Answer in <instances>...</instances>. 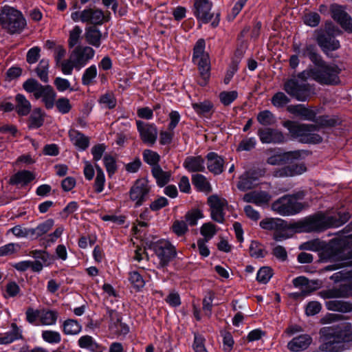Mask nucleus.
Segmentation results:
<instances>
[{
    "label": "nucleus",
    "mask_w": 352,
    "mask_h": 352,
    "mask_svg": "<svg viewBox=\"0 0 352 352\" xmlns=\"http://www.w3.org/2000/svg\"><path fill=\"white\" fill-rule=\"evenodd\" d=\"M208 204L210 208V216L213 221L219 223L224 222V210L228 206L226 199L217 195H213L208 198Z\"/></svg>",
    "instance_id": "obj_10"
},
{
    "label": "nucleus",
    "mask_w": 352,
    "mask_h": 352,
    "mask_svg": "<svg viewBox=\"0 0 352 352\" xmlns=\"http://www.w3.org/2000/svg\"><path fill=\"white\" fill-rule=\"evenodd\" d=\"M143 159L146 164L155 167V166H159L160 156L155 151L146 149L143 152Z\"/></svg>",
    "instance_id": "obj_46"
},
{
    "label": "nucleus",
    "mask_w": 352,
    "mask_h": 352,
    "mask_svg": "<svg viewBox=\"0 0 352 352\" xmlns=\"http://www.w3.org/2000/svg\"><path fill=\"white\" fill-rule=\"evenodd\" d=\"M349 219L348 213L339 214L338 219L334 217H326L320 214L305 219L302 221V226L305 232L321 231L329 227H339Z\"/></svg>",
    "instance_id": "obj_2"
},
{
    "label": "nucleus",
    "mask_w": 352,
    "mask_h": 352,
    "mask_svg": "<svg viewBox=\"0 0 352 352\" xmlns=\"http://www.w3.org/2000/svg\"><path fill=\"white\" fill-rule=\"evenodd\" d=\"M183 166L189 172H204L205 170L204 160L201 156L187 157Z\"/></svg>",
    "instance_id": "obj_29"
},
{
    "label": "nucleus",
    "mask_w": 352,
    "mask_h": 352,
    "mask_svg": "<svg viewBox=\"0 0 352 352\" xmlns=\"http://www.w3.org/2000/svg\"><path fill=\"white\" fill-rule=\"evenodd\" d=\"M44 119L40 109H36L30 118V124L32 127L38 128L43 123Z\"/></svg>",
    "instance_id": "obj_62"
},
{
    "label": "nucleus",
    "mask_w": 352,
    "mask_h": 352,
    "mask_svg": "<svg viewBox=\"0 0 352 352\" xmlns=\"http://www.w3.org/2000/svg\"><path fill=\"white\" fill-rule=\"evenodd\" d=\"M284 225V220L281 219L267 218L260 222V226L265 230H274Z\"/></svg>",
    "instance_id": "obj_41"
},
{
    "label": "nucleus",
    "mask_w": 352,
    "mask_h": 352,
    "mask_svg": "<svg viewBox=\"0 0 352 352\" xmlns=\"http://www.w3.org/2000/svg\"><path fill=\"white\" fill-rule=\"evenodd\" d=\"M341 72L342 69L338 65L322 60L316 67H309L300 72L298 78L304 81L312 79L321 85H336L340 83Z\"/></svg>",
    "instance_id": "obj_1"
},
{
    "label": "nucleus",
    "mask_w": 352,
    "mask_h": 352,
    "mask_svg": "<svg viewBox=\"0 0 352 352\" xmlns=\"http://www.w3.org/2000/svg\"><path fill=\"white\" fill-rule=\"evenodd\" d=\"M41 336L43 340L50 344H58L61 341L60 333L56 331H43Z\"/></svg>",
    "instance_id": "obj_52"
},
{
    "label": "nucleus",
    "mask_w": 352,
    "mask_h": 352,
    "mask_svg": "<svg viewBox=\"0 0 352 352\" xmlns=\"http://www.w3.org/2000/svg\"><path fill=\"white\" fill-rule=\"evenodd\" d=\"M97 68L94 65L87 68L82 76V83L84 85H89L92 83L94 79L97 76Z\"/></svg>",
    "instance_id": "obj_47"
},
{
    "label": "nucleus",
    "mask_w": 352,
    "mask_h": 352,
    "mask_svg": "<svg viewBox=\"0 0 352 352\" xmlns=\"http://www.w3.org/2000/svg\"><path fill=\"white\" fill-rule=\"evenodd\" d=\"M263 173L261 170H248L244 173L239 178L237 187L242 191L248 190L258 184L259 178Z\"/></svg>",
    "instance_id": "obj_16"
},
{
    "label": "nucleus",
    "mask_w": 352,
    "mask_h": 352,
    "mask_svg": "<svg viewBox=\"0 0 352 352\" xmlns=\"http://www.w3.org/2000/svg\"><path fill=\"white\" fill-rule=\"evenodd\" d=\"M61 71L65 75H70L72 73L73 69H77V66L74 62L72 60V57L69 56L67 60H63L60 63Z\"/></svg>",
    "instance_id": "obj_63"
},
{
    "label": "nucleus",
    "mask_w": 352,
    "mask_h": 352,
    "mask_svg": "<svg viewBox=\"0 0 352 352\" xmlns=\"http://www.w3.org/2000/svg\"><path fill=\"white\" fill-rule=\"evenodd\" d=\"M85 23L94 25H100L104 21V15L102 10L98 9H85L83 10Z\"/></svg>",
    "instance_id": "obj_28"
},
{
    "label": "nucleus",
    "mask_w": 352,
    "mask_h": 352,
    "mask_svg": "<svg viewBox=\"0 0 352 352\" xmlns=\"http://www.w3.org/2000/svg\"><path fill=\"white\" fill-rule=\"evenodd\" d=\"M258 135L263 144H279L283 142L285 140L280 131L270 128L258 129Z\"/></svg>",
    "instance_id": "obj_18"
},
{
    "label": "nucleus",
    "mask_w": 352,
    "mask_h": 352,
    "mask_svg": "<svg viewBox=\"0 0 352 352\" xmlns=\"http://www.w3.org/2000/svg\"><path fill=\"white\" fill-rule=\"evenodd\" d=\"M0 24L10 34L21 33L27 25L22 13L10 6H4L1 10Z\"/></svg>",
    "instance_id": "obj_4"
},
{
    "label": "nucleus",
    "mask_w": 352,
    "mask_h": 352,
    "mask_svg": "<svg viewBox=\"0 0 352 352\" xmlns=\"http://www.w3.org/2000/svg\"><path fill=\"white\" fill-rule=\"evenodd\" d=\"M327 309L329 310L341 312H347L352 309V306L351 305L340 300L329 301L327 302Z\"/></svg>",
    "instance_id": "obj_48"
},
{
    "label": "nucleus",
    "mask_w": 352,
    "mask_h": 352,
    "mask_svg": "<svg viewBox=\"0 0 352 352\" xmlns=\"http://www.w3.org/2000/svg\"><path fill=\"white\" fill-rule=\"evenodd\" d=\"M320 296L324 299L351 296L350 285L345 284L340 285L338 288L323 290L320 292Z\"/></svg>",
    "instance_id": "obj_24"
},
{
    "label": "nucleus",
    "mask_w": 352,
    "mask_h": 352,
    "mask_svg": "<svg viewBox=\"0 0 352 352\" xmlns=\"http://www.w3.org/2000/svg\"><path fill=\"white\" fill-rule=\"evenodd\" d=\"M192 108L199 114H206L210 111L212 104L209 101L192 104Z\"/></svg>",
    "instance_id": "obj_61"
},
{
    "label": "nucleus",
    "mask_w": 352,
    "mask_h": 352,
    "mask_svg": "<svg viewBox=\"0 0 352 352\" xmlns=\"http://www.w3.org/2000/svg\"><path fill=\"white\" fill-rule=\"evenodd\" d=\"M136 125L142 141L144 144L153 145L157 138V126L154 124L144 122L141 120H137Z\"/></svg>",
    "instance_id": "obj_13"
},
{
    "label": "nucleus",
    "mask_w": 352,
    "mask_h": 352,
    "mask_svg": "<svg viewBox=\"0 0 352 352\" xmlns=\"http://www.w3.org/2000/svg\"><path fill=\"white\" fill-rule=\"evenodd\" d=\"M58 314L55 310H41L40 323L44 326H52L56 323Z\"/></svg>",
    "instance_id": "obj_35"
},
{
    "label": "nucleus",
    "mask_w": 352,
    "mask_h": 352,
    "mask_svg": "<svg viewBox=\"0 0 352 352\" xmlns=\"http://www.w3.org/2000/svg\"><path fill=\"white\" fill-rule=\"evenodd\" d=\"M303 208L304 205L294 195H285L272 204V209L282 216L294 215Z\"/></svg>",
    "instance_id": "obj_6"
},
{
    "label": "nucleus",
    "mask_w": 352,
    "mask_h": 352,
    "mask_svg": "<svg viewBox=\"0 0 352 352\" xmlns=\"http://www.w3.org/2000/svg\"><path fill=\"white\" fill-rule=\"evenodd\" d=\"M54 224V220L49 219L38 224L34 228H30L29 232H30V236H34L36 238L40 237L47 233L52 228Z\"/></svg>",
    "instance_id": "obj_32"
},
{
    "label": "nucleus",
    "mask_w": 352,
    "mask_h": 352,
    "mask_svg": "<svg viewBox=\"0 0 352 352\" xmlns=\"http://www.w3.org/2000/svg\"><path fill=\"white\" fill-rule=\"evenodd\" d=\"M54 105H56L58 112L62 114L68 113L72 108L69 100L65 97L59 98L57 100H55Z\"/></svg>",
    "instance_id": "obj_53"
},
{
    "label": "nucleus",
    "mask_w": 352,
    "mask_h": 352,
    "mask_svg": "<svg viewBox=\"0 0 352 352\" xmlns=\"http://www.w3.org/2000/svg\"><path fill=\"white\" fill-rule=\"evenodd\" d=\"M36 72L38 77L43 82H48V73H49V60L47 59H42L40 60L36 69Z\"/></svg>",
    "instance_id": "obj_43"
},
{
    "label": "nucleus",
    "mask_w": 352,
    "mask_h": 352,
    "mask_svg": "<svg viewBox=\"0 0 352 352\" xmlns=\"http://www.w3.org/2000/svg\"><path fill=\"white\" fill-rule=\"evenodd\" d=\"M150 248L155 252L159 259V267H164L168 265L170 261L176 256L177 252L175 246L168 241L161 239L150 245Z\"/></svg>",
    "instance_id": "obj_7"
},
{
    "label": "nucleus",
    "mask_w": 352,
    "mask_h": 352,
    "mask_svg": "<svg viewBox=\"0 0 352 352\" xmlns=\"http://www.w3.org/2000/svg\"><path fill=\"white\" fill-rule=\"evenodd\" d=\"M129 280L133 286L138 290L143 288L145 285L144 280L138 272L134 271L130 272Z\"/></svg>",
    "instance_id": "obj_58"
},
{
    "label": "nucleus",
    "mask_w": 352,
    "mask_h": 352,
    "mask_svg": "<svg viewBox=\"0 0 352 352\" xmlns=\"http://www.w3.org/2000/svg\"><path fill=\"white\" fill-rule=\"evenodd\" d=\"M34 179L31 172L28 170L20 171L11 178V183L14 184H27Z\"/></svg>",
    "instance_id": "obj_42"
},
{
    "label": "nucleus",
    "mask_w": 352,
    "mask_h": 352,
    "mask_svg": "<svg viewBox=\"0 0 352 352\" xmlns=\"http://www.w3.org/2000/svg\"><path fill=\"white\" fill-rule=\"evenodd\" d=\"M250 254L255 258H263L265 255L264 250L256 241H252L250 245Z\"/></svg>",
    "instance_id": "obj_64"
},
{
    "label": "nucleus",
    "mask_w": 352,
    "mask_h": 352,
    "mask_svg": "<svg viewBox=\"0 0 352 352\" xmlns=\"http://www.w3.org/2000/svg\"><path fill=\"white\" fill-rule=\"evenodd\" d=\"M238 97L236 91H222L219 94V99L221 102L225 105H230Z\"/></svg>",
    "instance_id": "obj_57"
},
{
    "label": "nucleus",
    "mask_w": 352,
    "mask_h": 352,
    "mask_svg": "<svg viewBox=\"0 0 352 352\" xmlns=\"http://www.w3.org/2000/svg\"><path fill=\"white\" fill-rule=\"evenodd\" d=\"M300 157V153L298 151L289 152L283 155L278 154L270 157L267 159V163L271 165L282 164L286 160L290 158L297 159Z\"/></svg>",
    "instance_id": "obj_37"
},
{
    "label": "nucleus",
    "mask_w": 352,
    "mask_h": 352,
    "mask_svg": "<svg viewBox=\"0 0 352 352\" xmlns=\"http://www.w3.org/2000/svg\"><path fill=\"white\" fill-rule=\"evenodd\" d=\"M294 50L300 56L308 57L315 66L322 63L323 60L321 56L318 53L316 45L314 44L305 45L302 51L300 50L299 46L295 47Z\"/></svg>",
    "instance_id": "obj_22"
},
{
    "label": "nucleus",
    "mask_w": 352,
    "mask_h": 352,
    "mask_svg": "<svg viewBox=\"0 0 352 352\" xmlns=\"http://www.w3.org/2000/svg\"><path fill=\"white\" fill-rule=\"evenodd\" d=\"M331 17L336 21L347 32H352V19L345 12L344 8L338 4H332L330 7Z\"/></svg>",
    "instance_id": "obj_14"
},
{
    "label": "nucleus",
    "mask_w": 352,
    "mask_h": 352,
    "mask_svg": "<svg viewBox=\"0 0 352 352\" xmlns=\"http://www.w3.org/2000/svg\"><path fill=\"white\" fill-rule=\"evenodd\" d=\"M16 109L19 115L26 116L30 112L31 104L23 95L17 94L16 96Z\"/></svg>",
    "instance_id": "obj_38"
},
{
    "label": "nucleus",
    "mask_w": 352,
    "mask_h": 352,
    "mask_svg": "<svg viewBox=\"0 0 352 352\" xmlns=\"http://www.w3.org/2000/svg\"><path fill=\"white\" fill-rule=\"evenodd\" d=\"M204 218V214L199 209H193L188 211L185 215V221L190 226H195L197 221Z\"/></svg>",
    "instance_id": "obj_51"
},
{
    "label": "nucleus",
    "mask_w": 352,
    "mask_h": 352,
    "mask_svg": "<svg viewBox=\"0 0 352 352\" xmlns=\"http://www.w3.org/2000/svg\"><path fill=\"white\" fill-rule=\"evenodd\" d=\"M69 137L72 144L80 151H85L89 146V138L78 130L70 129Z\"/></svg>",
    "instance_id": "obj_21"
},
{
    "label": "nucleus",
    "mask_w": 352,
    "mask_h": 352,
    "mask_svg": "<svg viewBox=\"0 0 352 352\" xmlns=\"http://www.w3.org/2000/svg\"><path fill=\"white\" fill-rule=\"evenodd\" d=\"M81 329L82 326L80 324L73 319L66 320L63 324V330L66 335L78 334Z\"/></svg>",
    "instance_id": "obj_39"
},
{
    "label": "nucleus",
    "mask_w": 352,
    "mask_h": 352,
    "mask_svg": "<svg viewBox=\"0 0 352 352\" xmlns=\"http://www.w3.org/2000/svg\"><path fill=\"white\" fill-rule=\"evenodd\" d=\"M96 177L94 182V188L96 192L100 193L104 190L105 177L102 168L97 164L96 165Z\"/></svg>",
    "instance_id": "obj_49"
},
{
    "label": "nucleus",
    "mask_w": 352,
    "mask_h": 352,
    "mask_svg": "<svg viewBox=\"0 0 352 352\" xmlns=\"http://www.w3.org/2000/svg\"><path fill=\"white\" fill-rule=\"evenodd\" d=\"M206 43L204 39L199 38L193 49V62L197 65L201 76L206 79L210 69L209 56L205 52Z\"/></svg>",
    "instance_id": "obj_8"
},
{
    "label": "nucleus",
    "mask_w": 352,
    "mask_h": 352,
    "mask_svg": "<svg viewBox=\"0 0 352 352\" xmlns=\"http://www.w3.org/2000/svg\"><path fill=\"white\" fill-rule=\"evenodd\" d=\"M257 120L262 125L269 126L276 122V118L271 111L264 110L258 114Z\"/></svg>",
    "instance_id": "obj_45"
},
{
    "label": "nucleus",
    "mask_w": 352,
    "mask_h": 352,
    "mask_svg": "<svg viewBox=\"0 0 352 352\" xmlns=\"http://www.w3.org/2000/svg\"><path fill=\"white\" fill-rule=\"evenodd\" d=\"M107 37V33H102L98 28L90 26L85 29L86 42L95 47H100L102 42Z\"/></svg>",
    "instance_id": "obj_20"
},
{
    "label": "nucleus",
    "mask_w": 352,
    "mask_h": 352,
    "mask_svg": "<svg viewBox=\"0 0 352 352\" xmlns=\"http://www.w3.org/2000/svg\"><path fill=\"white\" fill-rule=\"evenodd\" d=\"M287 110L289 113L309 121H314L316 115L314 110L305 107L303 104L289 105L287 107Z\"/></svg>",
    "instance_id": "obj_27"
},
{
    "label": "nucleus",
    "mask_w": 352,
    "mask_h": 352,
    "mask_svg": "<svg viewBox=\"0 0 352 352\" xmlns=\"http://www.w3.org/2000/svg\"><path fill=\"white\" fill-rule=\"evenodd\" d=\"M256 144V140L255 138H245L241 141V142L238 145L236 150L238 151H250L251 149L255 147Z\"/></svg>",
    "instance_id": "obj_60"
},
{
    "label": "nucleus",
    "mask_w": 352,
    "mask_h": 352,
    "mask_svg": "<svg viewBox=\"0 0 352 352\" xmlns=\"http://www.w3.org/2000/svg\"><path fill=\"white\" fill-rule=\"evenodd\" d=\"M22 337L21 332L15 323L11 324V330L0 337V344H8Z\"/></svg>",
    "instance_id": "obj_34"
},
{
    "label": "nucleus",
    "mask_w": 352,
    "mask_h": 352,
    "mask_svg": "<svg viewBox=\"0 0 352 352\" xmlns=\"http://www.w3.org/2000/svg\"><path fill=\"white\" fill-rule=\"evenodd\" d=\"M316 41L322 51L327 56L331 52L337 50L340 47L339 41L334 36L322 32H318Z\"/></svg>",
    "instance_id": "obj_17"
},
{
    "label": "nucleus",
    "mask_w": 352,
    "mask_h": 352,
    "mask_svg": "<svg viewBox=\"0 0 352 352\" xmlns=\"http://www.w3.org/2000/svg\"><path fill=\"white\" fill-rule=\"evenodd\" d=\"M272 104L277 107H283L290 102V99L283 93L277 92L271 99Z\"/></svg>",
    "instance_id": "obj_54"
},
{
    "label": "nucleus",
    "mask_w": 352,
    "mask_h": 352,
    "mask_svg": "<svg viewBox=\"0 0 352 352\" xmlns=\"http://www.w3.org/2000/svg\"><path fill=\"white\" fill-rule=\"evenodd\" d=\"M151 186L146 178L137 179L129 190V199L135 207L141 206L146 200Z\"/></svg>",
    "instance_id": "obj_9"
},
{
    "label": "nucleus",
    "mask_w": 352,
    "mask_h": 352,
    "mask_svg": "<svg viewBox=\"0 0 352 352\" xmlns=\"http://www.w3.org/2000/svg\"><path fill=\"white\" fill-rule=\"evenodd\" d=\"M21 249L19 243H10L0 247V256H6L18 252Z\"/></svg>",
    "instance_id": "obj_56"
},
{
    "label": "nucleus",
    "mask_w": 352,
    "mask_h": 352,
    "mask_svg": "<svg viewBox=\"0 0 352 352\" xmlns=\"http://www.w3.org/2000/svg\"><path fill=\"white\" fill-rule=\"evenodd\" d=\"M78 346L91 352H102L103 348L98 344L93 337L86 335L81 336L78 340Z\"/></svg>",
    "instance_id": "obj_31"
},
{
    "label": "nucleus",
    "mask_w": 352,
    "mask_h": 352,
    "mask_svg": "<svg viewBox=\"0 0 352 352\" xmlns=\"http://www.w3.org/2000/svg\"><path fill=\"white\" fill-rule=\"evenodd\" d=\"M173 232L178 236L184 235L188 230V225L184 220H176L172 226Z\"/></svg>",
    "instance_id": "obj_59"
},
{
    "label": "nucleus",
    "mask_w": 352,
    "mask_h": 352,
    "mask_svg": "<svg viewBox=\"0 0 352 352\" xmlns=\"http://www.w3.org/2000/svg\"><path fill=\"white\" fill-rule=\"evenodd\" d=\"M284 226L276 229L273 235V238L276 241H281L291 237L292 234H289V229L292 228L284 221Z\"/></svg>",
    "instance_id": "obj_44"
},
{
    "label": "nucleus",
    "mask_w": 352,
    "mask_h": 352,
    "mask_svg": "<svg viewBox=\"0 0 352 352\" xmlns=\"http://www.w3.org/2000/svg\"><path fill=\"white\" fill-rule=\"evenodd\" d=\"M270 195L264 191H253L244 195L243 199L247 203H253L257 206L266 205L271 200Z\"/></svg>",
    "instance_id": "obj_23"
},
{
    "label": "nucleus",
    "mask_w": 352,
    "mask_h": 352,
    "mask_svg": "<svg viewBox=\"0 0 352 352\" xmlns=\"http://www.w3.org/2000/svg\"><path fill=\"white\" fill-rule=\"evenodd\" d=\"M208 169L215 175L221 173L223 170L224 160L214 152L209 153L207 156Z\"/></svg>",
    "instance_id": "obj_26"
},
{
    "label": "nucleus",
    "mask_w": 352,
    "mask_h": 352,
    "mask_svg": "<svg viewBox=\"0 0 352 352\" xmlns=\"http://www.w3.org/2000/svg\"><path fill=\"white\" fill-rule=\"evenodd\" d=\"M82 30L79 25H75L69 32L68 46L69 48L76 47L82 39Z\"/></svg>",
    "instance_id": "obj_40"
},
{
    "label": "nucleus",
    "mask_w": 352,
    "mask_h": 352,
    "mask_svg": "<svg viewBox=\"0 0 352 352\" xmlns=\"http://www.w3.org/2000/svg\"><path fill=\"white\" fill-rule=\"evenodd\" d=\"M152 175L156 180L157 184L164 186L170 181L171 174L170 172L164 171L160 166L152 168Z\"/></svg>",
    "instance_id": "obj_33"
},
{
    "label": "nucleus",
    "mask_w": 352,
    "mask_h": 352,
    "mask_svg": "<svg viewBox=\"0 0 352 352\" xmlns=\"http://www.w3.org/2000/svg\"><path fill=\"white\" fill-rule=\"evenodd\" d=\"M283 125L292 137L298 138L302 142L318 144L322 142V137L316 133L318 129L316 125L299 124L291 120L284 122Z\"/></svg>",
    "instance_id": "obj_3"
},
{
    "label": "nucleus",
    "mask_w": 352,
    "mask_h": 352,
    "mask_svg": "<svg viewBox=\"0 0 352 352\" xmlns=\"http://www.w3.org/2000/svg\"><path fill=\"white\" fill-rule=\"evenodd\" d=\"M23 89L28 93H32L36 99L41 98L45 107L52 109L54 106L56 94L50 85H42L36 80L29 78L24 82Z\"/></svg>",
    "instance_id": "obj_5"
},
{
    "label": "nucleus",
    "mask_w": 352,
    "mask_h": 352,
    "mask_svg": "<svg viewBox=\"0 0 352 352\" xmlns=\"http://www.w3.org/2000/svg\"><path fill=\"white\" fill-rule=\"evenodd\" d=\"M272 275V270L270 267H263L257 272L256 280L261 283L265 284L269 282Z\"/></svg>",
    "instance_id": "obj_55"
},
{
    "label": "nucleus",
    "mask_w": 352,
    "mask_h": 352,
    "mask_svg": "<svg viewBox=\"0 0 352 352\" xmlns=\"http://www.w3.org/2000/svg\"><path fill=\"white\" fill-rule=\"evenodd\" d=\"M212 3L210 0H195L193 13L202 23H208L213 17L211 12Z\"/></svg>",
    "instance_id": "obj_15"
},
{
    "label": "nucleus",
    "mask_w": 352,
    "mask_h": 352,
    "mask_svg": "<svg viewBox=\"0 0 352 352\" xmlns=\"http://www.w3.org/2000/svg\"><path fill=\"white\" fill-rule=\"evenodd\" d=\"M107 315L109 318V328L114 333L126 334L129 327L121 322L120 314L115 310L108 309Z\"/></svg>",
    "instance_id": "obj_19"
},
{
    "label": "nucleus",
    "mask_w": 352,
    "mask_h": 352,
    "mask_svg": "<svg viewBox=\"0 0 352 352\" xmlns=\"http://www.w3.org/2000/svg\"><path fill=\"white\" fill-rule=\"evenodd\" d=\"M306 171L304 164H291L283 167L275 173L276 177H294Z\"/></svg>",
    "instance_id": "obj_30"
},
{
    "label": "nucleus",
    "mask_w": 352,
    "mask_h": 352,
    "mask_svg": "<svg viewBox=\"0 0 352 352\" xmlns=\"http://www.w3.org/2000/svg\"><path fill=\"white\" fill-rule=\"evenodd\" d=\"M311 342V338L307 334H302L294 338L287 344V348L292 352H298L306 349Z\"/></svg>",
    "instance_id": "obj_25"
},
{
    "label": "nucleus",
    "mask_w": 352,
    "mask_h": 352,
    "mask_svg": "<svg viewBox=\"0 0 352 352\" xmlns=\"http://www.w3.org/2000/svg\"><path fill=\"white\" fill-rule=\"evenodd\" d=\"M290 96L298 101H305L309 97V89L307 84H300L296 78L287 80L283 87Z\"/></svg>",
    "instance_id": "obj_11"
},
{
    "label": "nucleus",
    "mask_w": 352,
    "mask_h": 352,
    "mask_svg": "<svg viewBox=\"0 0 352 352\" xmlns=\"http://www.w3.org/2000/svg\"><path fill=\"white\" fill-rule=\"evenodd\" d=\"M201 234L204 236V240L208 241L216 234V227L210 222L204 223L200 228Z\"/></svg>",
    "instance_id": "obj_50"
},
{
    "label": "nucleus",
    "mask_w": 352,
    "mask_h": 352,
    "mask_svg": "<svg viewBox=\"0 0 352 352\" xmlns=\"http://www.w3.org/2000/svg\"><path fill=\"white\" fill-rule=\"evenodd\" d=\"M192 184L199 191L208 193L211 192L212 188L206 177L202 175L197 174L192 175Z\"/></svg>",
    "instance_id": "obj_36"
},
{
    "label": "nucleus",
    "mask_w": 352,
    "mask_h": 352,
    "mask_svg": "<svg viewBox=\"0 0 352 352\" xmlns=\"http://www.w3.org/2000/svg\"><path fill=\"white\" fill-rule=\"evenodd\" d=\"M94 50L89 46L78 45L71 52L72 60L80 70L85 67L88 61L94 58Z\"/></svg>",
    "instance_id": "obj_12"
}]
</instances>
